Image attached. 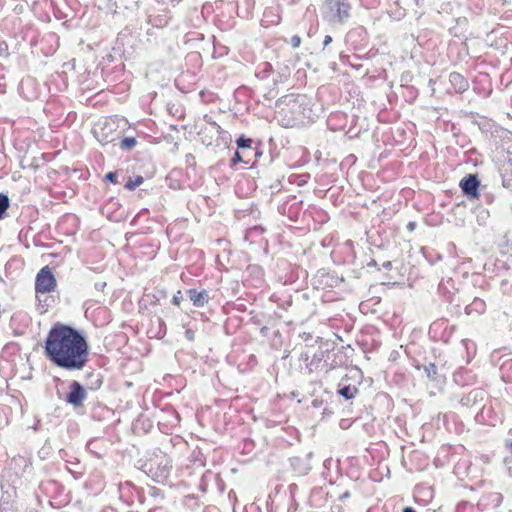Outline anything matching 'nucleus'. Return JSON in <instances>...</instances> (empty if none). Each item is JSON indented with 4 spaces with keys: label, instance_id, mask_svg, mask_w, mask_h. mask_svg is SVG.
Returning a JSON list of instances; mask_svg holds the SVG:
<instances>
[{
    "label": "nucleus",
    "instance_id": "nucleus-30",
    "mask_svg": "<svg viewBox=\"0 0 512 512\" xmlns=\"http://www.w3.org/2000/svg\"><path fill=\"white\" fill-rule=\"evenodd\" d=\"M182 300H183L182 292H181L180 290H178V291L174 294V296H173V298H172V303H173L174 305H176V306H179V305H180V303L182 302Z\"/></svg>",
    "mask_w": 512,
    "mask_h": 512
},
{
    "label": "nucleus",
    "instance_id": "nucleus-3",
    "mask_svg": "<svg viewBox=\"0 0 512 512\" xmlns=\"http://www.w3.org/2000/svg\"><path fill=\"white\" fill-rule=\"evenodd\" d=\"M351 6L347 0H325L322 6L324 20L333 24H342L350 16Z\"/></svg>",
    "mask_w": 512,
    "mask_h": 512
},
{
    "label": "nucleus",
    "instance_id": "nucleus-18",
    "mask_svg": "<svg viewBox=\"0 0 512 512\" xmlns=\"http://www.w3.org/2000/svg\"><path fill=\"white\" fill-rule=\"evenodd\" d=\"M338 394L346 400L353 399L358 393V389L353 385H344L338 389Z\"/></svg>",
    "mask_w": 512,
    "mask_h": 512
},
{
    "label": "nucleus",
    "instance_id": "nucleus-32",
    "mask_svg": "<svg viewBox=\"0 0 512 512\" xmlns=\"http://www.w3.org/2000/svg\"><path fill=\"white\" fill-rule=\"evenodd\" d=\"M105 179L111 183H118L117 181V174L115 172H109L105 175Z\"/></svg>",
    "mask_w": 512,
    "mask_h": 512
},
{
    "label": "nucleus",
    "instance_id": "nucleus-21",
    "mask_svg": "<svg viewBox=\"0 0 512 512\" xmlns=\"http://www.w3.org/2000/svg\"><path fill=\"white\" fill-rule=\"evenodd\" d=\"M461 343H462L463 347L465 348V350L467 352V357H468V360H469L476 353V345L470 339H463L461 341Z\"/></svg>",
    "mask_w": 512,
    "mask_h": 512
},
{
    "label": "nucleus",
    "instance_id": "nucleus-20",
    "mask_svg": "<svg viewBox=\"0 0 512 512\" xmlns=\"http://www.w3.org/2000/svg\"><path fill=\"white\" fill-rule=\"evenodd\" d=\"M10 206L9 197L6 194H0V220L6 215V212Z\"/></svg>",
    "mask_w": 512,
    "mask_h": 512
},
{
    "label": "nucleus",
    "instance_id": "nucleus-5",
    "mask_svg": "<svg viewBox=\"0 0 512 512\" xmlns=\"http://www.w3.org/2000/svg\"><path fill=\"white\" fill-rule=\"evenodd\" d=\"M56 279L51 270L43 267L36 275L35 290L37 294H45L55 290Z\"/></svg>",
    "mask_w": 512,
    "mask_h": 512
},
{
    "label": "nucleus",
    "instance_id": "nucleus-23",
    "mask_svg": "<svg viewBox=\"0 0 512 512\" xmlns=\"http://www.w3.org/2000/svg\"><path fill=\"white\" fill-rule=\"evenodd\" d=\"M455 512H477V510L470 502L462 501L456 506Z\"/></svg>",
    "mask_w": 512,
    "mask_h": 512
},
{
    "label": "nucleus",
    "instance_id": "nucleus-10",
    "mask_svg": "<svg viewBox=\"0 0 512 512\" xmlns=\"http://www.w3.org/2000/svg\"><path fill=\"white\" fill-rule=\"evenodd\" d=\"M187 295H188L189 299L191 300V302L193 303V305L195 307H199V308L205 306L210 300L209 293L205 289H202V290H197L194 288L188 289Z\"/></svg>",
    "mask_w": 512,
    "mask_h": 512
},
{
    "label": "nucleus",
    "instance_id": "nucleus-14",
    "mask_svg": "<svg viewBox=\"0 0 512 512\" xmlns=\"http://www.w3.org/2000/svg\"><path fill=\"white\" fill-rule=\"evenodd\" d=\"M503 501V496L501 493L499 492H491L487 495H483L479 502H478V505L479 506H484V507H493V508H496L498 506H500V504L502 503Z\"/></svg>",
    "mask_w": 512,
    "mask_h": 512
},
{
    "label": "nucleus",
    "instance_id": "nucleus-2",
    "mask_svg": "<svg viewBox=\"0 0 512 512\" xmlns=\"http://www.w3.org/2000/svg\"><path fill=\"white\" fill-rule=\"evenodd\" d=\"M142 468L154 481L163 483L170 475L172 464L169 457L160 452L149 458Z\"/></svg>",
    "mask_w": 512,
    "mask_h": 512
},
{
    "label": "nucleus",
    "instance_id": "nucleus-35",
    "mask_svg": "<svg viewBox=\"0 0 512 512\" xmlns=\"http://www.w3.org/2000/svg\"><path fill=\"white\" fill-rule=\"evenodd\" d=\"M300 42H301V40H300L299 36H293L291 38V43H292L293 47H298L300 45Z\"/></svg>",
    "mask_w": 512,
    "mask_h": 512
},
{
    "label": "nucleus",
    "instance_id": "nucleus-7",
    "mask_svg": "<svg viewBox=\"0 0 512 512\" xmlns=\"http://www.w3.org/2000/svg\"><path fill=\"white\" fill-rule=\"evenodd\" d=\"M479 185L480 182L478 180V177L473 174H469L468 176L464 177L460 182V187L464 195H466L467 198L469 199L478 197Z\"/></svg>",
    "mask_w": 512,
    "mask_h": 512
},
{
    "label": "nucleus",
    "instance_id": "nucleus-16",
    "mask_svg": "<svg viewBox=\"0 0 512 512\" xmlns=\"http://www.w3.org/2000/svg\"><path fill=\"white\" fill-rule=\"evenodd\" d=\"M171 16L168 11H162V13L157 15H150L148 18V22L157 28H162L168 25Z\"/></svg>",
    "mask_w": 512,
    "mask_h": 512
},
{
    "label": "nucleus",
    "instance_id": "nucleus-24",
    "mask_svg": "<svg viewBox=\"0 0 512 512\" xmlns=\"http://www.w3.org/2000/svg\"><path fill=\"white\" fill-rule=\"evenodd\" d=\"M106 128H108V127H107V126L102 127V128H101L102 132H99L97 128H95V130H94V133H95V135H96L97 139H98L100 142L104 143V144H107V143H109V142L114 141V138H109L107 135H104V130H105Z\"/></svg>",
    "mask_w": 512,
    "mask_h": 512
},
{
    "label": "nucleus",
    "instance_id": "nucleus-33",
    "mask_svg": "<svg viewBox=\"0 0 512 512\" xmlns=\"http://www.w3.org/2000/svg\"><path fill=\"white\" fill-rule=\"evenodd\" d=\"M504 463L509 475L512 476V457H506Z\"/></svg>",
    "mask_w": 512,
    "mask_h": 512
},
{
    "label": "nucleus",
    "instance_id": "nucleus-13",
    "mask_svg": "<svg viewBox=\"0 0 512 512\" xmlns=\"http://www.w3.org/2000/svg\"><path fill=\"white\" fill-rule=\"evenodd\" d=\"M449 82L457 93H463L469 88L467 79L458 72L449 74Z\"/></svg>",
    "mask_w": 512,
    "mask_h": 512
},
{
    "label": "nucleus",
    "instance_id": "nucleus-36",
    "mask_svg": "<svg viewBox=\"0 0 512 512\" xmlns=\"http://www.w3.org/2000/svg\"><path fill=\"white\" fill-rule=\"evenodd\" d=\"M332 42V37L330 35H326L323 41V46L326 47Z\"/></svg>",
    "mask_w": 512,
    "mask_h": 512
},
{
    "label": "nucleus",
    "instance_id": "nucleus-4",
    "mask_svg": "<svg viewBox=\"0 0 512 512\" xmlns=\"http://www.w3.org/2000/svg\"><path fill=\"white\" fill-rule=\"evenodd\" d=\"M278 106L286 105L290 108L295 120L310 118L311 110L309 108V100L304 95H285L277 102Z\"/></svg>",
    "mask_w": 512,
    "mask_h": 512
},
{
    "label": "nucleus",
    "instance_id": "nucleus-1",
    "mask_svg": "<svg viewBox=\"0 0 512 512\" xmlns=\"http://www.w3.org/2000/svg\"><path fill=\"white\" fill-rule=\"evenodd\" d=\"M47 358L60 368L81 370L89 359V346L76 329L57 323L49 331L45 341Z\"/></svg>",
    "mask_w": 512,
    "mask_h": 512
},
{
    "label": "nucleus",
    "instance_id": "nucleus-25",
    "mask_svg": "<svg viewBox=\"0 0 512 512\" xmlns=\"http://www.w3.org/2000/svg\"><path fill=\"white\" fill-rule=\"evenodd\" d=\"M136 143L137 141L134 137H125L122 139L120 146L122 149L130 150L136 146Z\"/></svg>",
    "mask_w": 512,
    "mask_h": 512
},
{
    "label": "nucleus",
    "instance_id": "nucleus-28",
    "mask_svg": "<svg viewBox=\"0 0 512 512\" xmlns=\"http://www.w3.org/2000/svg\"><path fill=\"white\" fill-rule=\"evenodd\" d=\"M508 438L504 441V448L511 454L512 457V428L508 431Z\"/></svg>",
    "mask_w": 512,
    "mask_h": 512
},
{
    "label": "nucleus",
    "instance_id": "nucleus-34",
    "mask_svg": "<svg viewBox=\"0 0 512 512\" xmlns=\"http://www.w3.org/2000/svg\"><path fill=\"white\" fill-rule=\"evenodd\" d=\"M185 336H186V338H187L188 340L193 341V340H194V337H195V333H194V331H192L191 329H187V330L185 331Z\"/></svg>",
    "mask_w": 512,
    "mask_h": 512
},
{
    "label": "nucleus",
    "instance_id": "nucleus-6",
    "mask_svg": "<svg viewBox=\"0 0 512 512\" xmlns=\"http://www.w3.org/2000/svg\"><path fill=\"white\" fill-rule=\"evenodd\" d=\"M86 398L87 392L83 385L78 381H72L69 384V392L66 394L65 401L72 405L74 408H79L83 406Z\"/></svg>",
    "mask_w": 512,
    "mask_h": 512
},
{
    "label": "nucleus",
    "instance_id": "nucleus-27",
    "mask_svg": "<svg viewBox=\"0 0 512 512\" xmlns=\"http://www.w3.org/2000/svg\"><path fill=\"white\" fill-rule=\"evenodd\" d=\"M424 371L428 378L435 379V376L437 374V367L435 364L429 363L428 365H425Z\"/></svg>",
    "mask_w": 512,
    "mask_h": 512
},
{
    "label": "nucleus",
    "instance_id": "nucleus-12",
    "mask_svg": "<svg viewBox=\"0 0 512 512\" xmlns=\"http://www.w3.org/2000/svg\"><path fill=\"white\" fill-rule=\"evenodd\" d=\"M443 330V334L440 336V339L443 341H447L452 334L453 328L448 326V321L445 319H440L432 323L430 326V333L436 337V334L439 330Z\"/></svg>",
    "mask_w": 512,
    "mask_h": 512
},
{
    "label": "nucleus",
    "instance_id": "nucleus-9",
    "mask_svg": "<svg viewBox=\"0 0 512 512\" xmlns=\"http://www.w3.org/2000/svg\"><path fill=\"white\" fill-rule=\"evenodd\" d=\"M324 351L316 352L311 358L307 353H302L300 355V360L306 363V368L309 373H313L319 369L324 359Z\"/></svg>",
    "mask_w": 512,
    "mask_h": 512
},
{
    "label": "nucleus",
    "instance_id": "nucleus-15",
    "mask_svg": "<svg viewBox=\"0 0 512 512\" xmlns=\"http://www.w3.org/2000/svg\"><path fill=\"white\" fill-rule=\"evenodd\" d=\"M486 310V303L480 298H475L470 304L465 307L467 315H481Z\"/></svg>",
    "mask_w": 512,
    "mask_h": 512
},
{
    "label": "nucleus",
    "instance_id": "nucleus-40",
    "mask_svg": "<svg viewBox=\"0 0 512 512\" xmlns=\"http://www.w3.org/2000/svg\"><path fill=\"white\" fill-rule=\"evenodd\" d=\"M415 225L416 224L414 222H409L408 225H407V228L412 231V230H414Z\"/></svg>",
    "mask_w": 512,
    "mask_h": 512
},
{
    "label": "nucleus",
    "instance_id": "nucleus-37",
    "mask_svg": "<svg viewBox=\"0 0 512 512\" xmlns=\"http://www.w3.org/2000/svg\"><path fill=\"white\" fill-rule=\"evenodd\" d=\"M350 496V493L348 491H345L344 493L339 495L340 500H344Z\"/></svg>",
    "mask_w": 512,
    "mask_h": 512
},
{
    "label": "nucleus",
    "instance_id": "nucleus-22",
    "mask_svg": "<svg viewBox=\"0 0 512 512\" xmlns=\"http://www.w3.org/2000/svg\"><path fill=\"white\" fill-rule=\"evenodd\" d=\"M142 183H143V177H141V176H136L134 178H129V180L125 184V188L130 190V191H133L137 187H139Z\"/></svg>",
    "mask_w": 512,
    "mask_h": 512
},
{
    "label": "nucleus",
    "instance_id": "nucleus-39",
    "mask_svg": "<svg viewBox=\"0 0 512 512\" xmlns=\"http://www.w3.org/2000/svg\"><path fill=\"white\" fill-rule=\"evenodd\" d=\"M149 512H166V511L162 507H155V508L151 509Z\"/></svg>",
    "mask_w": 512,
    "mask_h": 512
},
{
    "label": "nucleus",
    "instance_id": "nucleus-41",
    "mask_svg": "<svg viewBox=\"0 0 512 512\" xmlns=\"http://www.w3.org/2000/svg\"><path fill=\"white\" fill-rule=\"evenodd\" d=\"M402 512H415V510L413 508H411V507H406V508L403 509Z\"/></svg>",
    "mask_w": 512,
    "mask_h": 512
},
{
    "label": "nucleus",
    "instance_id": "nucleus-43",
    "mask_svg": "<svg viewBox=\"0 0 512 512\" xmlns=\"http://www.w3.org/2000/svg\"><path fill=\"white\" fill-rule=\"evenodd\" d=\"M3 1H4V0H0V5H2V4H3Z\"/></svg>",
    "mask_w": 512,
    "mask_h": 512
},
{
    "label": "nucleus",
    "instance_id": "nucleus-17",
    "mask_svg": "<svg viewBox=\"0 0 512 512\" xmlns=\"http://www.w3.org/2000/svg\"><path fill=\"white\" fill-rule=\"evenodd\" d=\"M273 71V67L269 62H263L258 65L255 75L260 79H267L271 72Z\"/></svg>",
    "mask_w": 512,
    "mask_h": 512
},
{
    "label": "nucleus",
    "instance_id": "nucleus-26",
    "mask_svg": "<svg viewBox=\"0 0 512 512\" xmlns=\"http://www.w3.org/2000/svg\"><path fill=\"white\" fill-rule=\"evenodd\" d=\"M236 143L239 149H251L252 140L241 136L237 139Z\"/></svg>",
    "mask_w": 512,
    "mask_h": 512
},
{
    "label": "nucleus",
    "instance_id": "nucleus-11",
    "mask_svg": "<svg viewBox=\"0 0 512 512\" xmlns=\"http://www.w3.org/2000/svg\"><path fill=\"white\" fill-rule=\"evenodd\" d=\"M281 20V9L277 6L268 7L265 9L262 18V25L267 27L270 25H277Z\"/></svg>",
    "mask_w": 512,
    "mask_h": 512
},
{
    "label": "nucleus",
    "instance_id": "nucleus-29",
    "mask_svg": "<svg viewBox=\"0 0 512 512\" xmlns=\"http://www.w3.org/2000/svg\"><path fill=\"white\" fill-rule=\"evenodd\" d=\"M239 162H245V163H248L249 161L248 160H245L244 159V156L239 152V151H236L234 153V156L232 158V166H234L235 164L239 163Z\"/></svg>",
    "mask_w": 512,
    "mask_h": 512
},
{
    "label": "nucleus",
    "instance_id": "nucleus-42",
    "mask_svg": "<svg viewBox=\"0 0 512 512\" xmlns=\"http://www.w3.org/2000/svg\"><path fill=\"white\" fill-rule=\"evenodd\" d=\"M508 374L512 375V370H508Z\"/></svg>",
    "mask_w": 512,
    "mask_h": 512
},
{
    "label": "nucleus",
    "instance_id": "nucleus-8",
    "mask_svg": "<svg viewBox=\"0 0 512 512\" xmlns=\"http://www.w3.org/2000/svg\"><path fill=\"white\" fill-rule=\"evenodd\" d=\"M312 455V452H309L304 457H292L290 459V464L293 470L299 475H306L311 470L310 460Z\"/></svg>",
    "mask_w": 512,
    "mask_h": 512
},
{
    "label": "nucleus",
    "instance_id": "nucleus-19",
    "mask_svg": "<svg viewBox=\"0 0 512 512\" xmlns=\"http://www.w3.org/2000/svg\"><path fill=\"white\" fill-rule=\"evenodd\" d=\"M501 376L506 382H512V361L504 362L501 367Z\"/></svg>",
    "mask_w": 512,
    "mask_h": 512
},
{
    "label": "nucleus",
    "instance_id": "nucleus-31",
    "mask_svg": "<svg viewBox=\"0 0 512 512\" xmlns=\"http://www.w3.org/2000/svg\"><path fill=\"white\" fill-rule=\"evenodd\" d=\"M158 3L165 6H175L180 3L182 0H156Z\"/></svg>",
    "mask_w": 512,
    "mask_h": 512
},
{
    "label": "nucleus",
    "instance_id": "nucleus-38",
    "mask_svg": "<svg viewBox=\"0 0 512 512\" xmlns=\"http://www.w3.org/2000/svg\"><path fill=\"white\" fill-rule=\"evenodd\" d=\"M194 159H195V158H194V156H193L192 154H188V155L186 156V162H187L188 164H190L192 161H194Z\"/></svg>",
    "mask_w": 512,
    "mask_h": 512
}]
</instances>
